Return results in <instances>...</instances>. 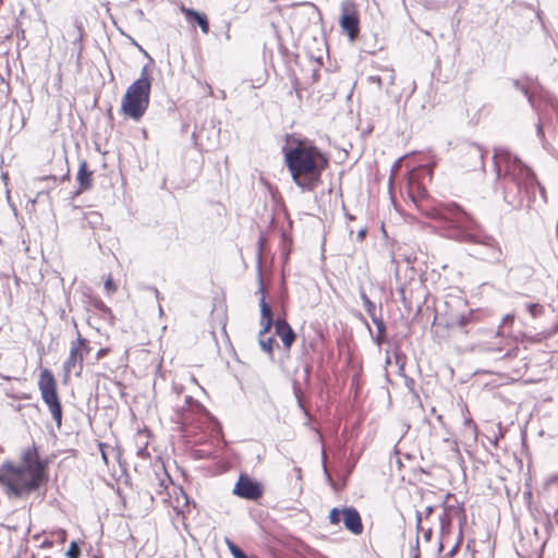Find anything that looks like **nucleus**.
<instances>
[{"label": "nucleus", "instance_id": "nucleus-1", "mask_svg": "<svg viewBox=\"0 0 558 558\" xmlns=\"http://www.w3.org/2000/svg\"><path fill=\"white\" fill-rule=\"evenodd\" d=\"M409 196L423 215L439 222L444 236L470 244V256L492 264L501 262L504 253L499 242L486 233L459 204H435L420 184L410 186Z\"/></svg>", "mask_w": 558, "mask_h": 558}, {"label": "nucleus", "instance_id": "nucleus-2", "mask_svg": "<svg viewBox=\"0 0 558 558\" xmlns=\"http://www.w3.org/2000/svg\"><path fill=\"white\" fill-rule=\"evenodd\" d=\"M492 158L497 186L502 190L504 201L512 209H519L523 205L524 197H526L527 207L532 208L533 204L537 202L535 197L536 174L534 171L505 147H495Z\"/></svg>", "mask_w": 558, "mask_h": 558}, {"label": "nucleus", "instance_id": "nucleus-3", "mask_svg": "<svg viewBox=\"0 0 558 558\" xmlns=\"http://www.w3.org/2000/svg\"><path fill=\"white\" fill-rule=\"evenodd\" d=\"M22 463L16 465L11 460H5L0 465V484L9 498H26L33 493L46 497L49 482V460L39 456L35 442L22 453Z\"/></svg>", "mask_w": 558, "mask_h": 558}, {"label": "nucleus", "instance_id": "nucleus-4", "mask_svg": "<svg viewBox=\"0 0 558 558\" xmlns=\"http://www.w3.org/2000/svg\"><path fill=\"white\" fill-rule=\"evenodd\" d=\"M281 153L293 183L303 193L315 191L329 165V159L322 149L306 138L287 135Z\"/></svg>", "mask_w": 558, "mask_h": 558}, {"label": "nucleus", "instance_id": "nucleus-5", "mask_svg": "<svg viewBox=\"0 0 558 558\" xmlns=\"http://www.w3.org/2000/svg\"><path fill=\"white\" fill-rule=\"evenodd\" d=\"M151 88L144 81H134L125 90L121 100V113L140 121L148 109Z\"/></svg>", "mask_w": 558, "mask_h": 558}, {"label": "nucleus", "instance_id": "nucleus-6", "mask_svg": "<svg viewBox=\"0 0 558 558\" xmlns=\"http://www.w3.org/2000/svg\"><path fill=\"white\" fill-rule=\"evenodd\" d=\"M513 88L521 92L526 98L529 105L533 110H538V104L536 97L539 100L545 101L553 111L556 113L558 119V100L551 94L543 88V86L534 78L530 76H523L522 78L511 80Z\"/></svg>", "mask_w": 558, "mask_h": 558}, {"label": "nucleus", "instance_id": "nucleus-7", "mask_svg": "<svg viewBox=\"0 0 558 558\" xmlns=\"http://www.w3.org/2000/svg\"><path fill=\"white\" fill-rule=\"evenodd\" d=\"M38 388L41 399L48 407L58 428L62 426L63 410L57 390V383L53 373L45 368L40 372Z\"/></svg>", "mask_w": 558, "mask_h": 558}, {"label": "nucleus", "instance_id": "nucleus-8", "mask_svg": "<svg viewBox=\"0 0 558 558\" xmlns=\"http://www.w3.org/2000/svg\"><path fill=\"white\" fill-rule=\"evenodd\" d=\"M329 523L338 525L343 522L345 530L353 535H360L363 532V522L360 512L353 506L343 508L333 507L328 515Z\"/></svg>", "mask_w": 558, "mask_h": 558}, {"label": "nucleus", "instance_id": "nucleus-9", "mask_svg": "<svg viewBox=\"0 0 558 558\" xmlns=\"http://www.w3.org/2000/svg\"><path fill=\"white\" fill-rule=\"evenodd\" d=\"M442 512L439 514V538L441 542H449L452 529V517L457 515L459 519V531L462 532L463 526L466 524L465 508L463 505H446L441 504Z\"/></svg>", "mask_w": 558, "mask_h": 558}, {"label": "nucleus", "instance_id": "nucleus-10", "mask_svg": "<svg viewBox=\"0 0 558 558\" xmlns=\"http://www.w3.org/2000/svg\"><path fill=\"white\" fill-rule=\"evenodd\" d=\"M232 493L242 499L256 501L263 497L264 486L257 480L245 473H241L234 484Z\"/></svg>", "mask_w": 558, "mask_h": 558}, {"label": "nucleus", "instance_id": "nucleus-11", "mask_svg": "<svg viewBox=\"0 0 558 558\" xmlns=\"http://www.w3.org/2000/svg\"><path fill=\"white\" fill-rule=\"evenodd\" d=\"M339 26L350 41H355L360 34V15L353 3L342 4Z\"/></svg>", "mask_w": 558, "mask_h": 558}, {"label": "nucleus", "instance_id": "nucleus-12", "mask_svg": "<svg viewBox=\"0 0 558 558\" xmlns=\"http://www.w3.org/2000/svg\"><path fill=\"white\" fill-rule=\"evenodd\" d=\"M554 316V322L549 326L543 327L539 332L535 335H529L526 332L520 331L517 336H514V341L522 343H541L544 340L551 338L558 331V315Z\"/></svg>", "mask_w": 558, "mask_h": 558}, {"label": "nucleus", "instance_id": "nucleus-13", "mask_svg": "<svg viewBox=\"0 0 558 558\" xmlns=\"http://www.w3.org/2000/svg\"><path fill=\"white\" fill-rule=\"evenodd\" d=\"M256 279H257V290L255 294H258L259 298V312H260V318L267 320V325L271 324V317H274V313L271 310L270 304L266 301V294H265V286L263 280V268L262 266L256 267Z\"/></svg>", "mask_w": 558, "mask_h": 558}, {"label": "nucleus", "instance_id": "nucleus-14", "mask_svg": "<svg viewBox=\"0 0 558 558\" xmlns=\"http://www.w3.org/2000/svg\"><path fill=\"white\" fill-rule=\"evenodd\" d=\"M180 11L191 26H198L205 35L209 33V20L204 12H199L193 8H187L184 4L180 5Z\"/></svg>", "mask_w": 558, "mask_h": 558}, {"label": "nucleus", "instance_id": "nucleus-15", "mask_svg": "<svg viewBox=\"0 0 558 558\" xmlns=\"http://www.w3.org/2000/svg\"><path fill=\"white\" fill-rule=\"evenodd\" d=\"M475 322V312L470 311L465 314H460L458 316L451 317L448 319L444 328L451 331H461L462 333H469V326Z\"/></svg>", "mask_w": 558, "mask_h": 558}, {"label": "nucleus", "instance_id": "nucleus-16", "mask_svg": "<svg viewBox=\"0 0 558 558\" xmlns=\"http://www.w3.org/2000/svg\"><path fill=\"white\" fill-rule=\"evenodd\" d=\"M76 181L78 183L77 189L73 192V197L78 196L85 191H88L93 186V171L89 170L88 163L85 159L80 160Z\"/></svg>", "mask_w": 558, "mask_h": 558}, {"label": "nucleus", "instance_id": "nucleus-17", "mask_svg": "<svg viewBox=\"0 0 558 558\" xmlns=\"http://www.w3.org/2000/svg\"><path fill=\"white\" fill-rule=\"evenodd\" d=\"M276 335L281 339L283 348L289 351L295 341L296 333L284 318L274 319Z\"/></svg>", "mask_w": 558, "mask_h": 558}, {"label": "nucleus", "instance_id": "nucleus-18", "mask_svg": "<svg viewBox=\"0 0 558 558\" xmlns=\"http://www.w3.org/2000/svg\"><path fill=\"white\" fill-rule=\"evenodd\" d=\"M274 325V317H271V324L267 325V320L260 318V330L258 332V343L263 352L267 353L270 360H274V348L276 344V339L274 336H268L271 327Z\"/></svg>", "mask_w": 558, "mask_h": 558}, {"label": "nucleus", "instance_id": "nucleus-19", "mask_svg": "<svg viewBox=\"0 0 558 558\" xmlns=\"http://www.w3.org/2000/svg\"><path fill=\"white\" fill-rule=\"evenodd\" d=\"M463 150L465 151V156L469 159V162L465 167L475 170L477 168H484V148L476 143H468L464 145Z\"/></svg>", "mask_w": 558, "mask_h": 558}, {"label": "nucleus", "instance_id": "nucleus-20", "mask_svg": "<svg viewBox=\"0 0 558 558\" xmlns=\"http://www.w3.org/2000/svg\"><path fill=\"white\" fill-rule=\"evenodd\" d=\"M527 543L530 547V553L534 555L536 558H542L547 543V536H541L539 530L537 527H534L533 537H522L521 539L522 546H525Z\"/></svg>", "mask_w": 558, "mask_h": 558}, {"label": "nucleus", "instance_id": "nucleus-21", "mask_svg": "<svg viewBox=\"0 0 558 558\" xmlns=\"http://www.w3.org/2000/svg\"><path fill=\"white\" fill-rule=\"evenodd\" d=\"M83 340H80V342H71L70 348V354L65 362L63 363V371L69 374L72 369L75 368L76 364H78V371L76 372V375H80L83 369V357L80 353V344H82Z\"/></svg>", "mask_w": 558, "mask_h": 558}, {"label": "nucleus", "instance_id": "nucleus-22", "mask_svg": "<svg viewBox=\"0 0 558 558\" xmlns=\"http://www.w3.org/2000/svg\"><path fill=\"white\" fill-rule=\"evenodd\" d=\"M85 306L87 311H96L100 318H102L106 322H112L114 316L112 314V311L110 307H108L105 302L96 296H88L87 301L85 302Z\"/></svg>", "mask_w": 558, "mask_h": 558}, {"label": "nucleus", "instance_id": "nucleus-23", "mask_svg": "<svg viewBox=\"0 0 558 558\" xmlns=\"http://www.w3.org/2000/svg\"><path fill=\"white\" fill-rule=\"evenodd\" d=\"M524 308L532 318L548 317L555 314L554 308L546 310L539 303L526 302L524 303Z\"/></svg>", "mask_w": 558, "mask_h": 558}, {"label": "nucleus", "instance_id": "nucleus-24", "mask_svg": "<svg viewBox=\"0 0 558 558\" xmlns=\"http://www.w3.org/2000/svg\"><path fill=\"white\" fill-rule=\"evenodd\" d=\"M102 216L97 211H88L84 214L82 218V228H89L92 230H96L98 227L102 225Z\"/></svg>", "mask_w": 558, "mask_h": 558}, {"label": "nucleus", "instance_id": "nucleus-25", "mask_svg": "<svg viewBox=\"0 0 558 558\" xmlns=\"http://www.w3.org/2000/svg\"><path fill=\"white\" fill-rule=\"evenodd\" d=\"M292 238L286 231H282L280 234V254L283 264H287V262L289 260L292 250Z\"/></svg>", "mask_w": 558, "mask_h": 558}, {"label": "nucleus", "instance_id": "nucleus-26", "mask_svg": "<svg viewBox=\"0 0 558 558\" xmlns=\"http://www.w3.org/2000/svg\"><path fill=\"white\" fill-rule=\"evenodd\" d=\"M225 543L233 558H258L257 556L245 554V551L229 537L225 538Z\"/></svg>", "mask_w": 558, "mask_h": 558}, {"label": "nucleus", "instance_id": "nucleus-27", "mask_svg": "<svg viewBox=\"0 0 558 558\" xmlns=\"http://www.w3.org/2000/svg\"><path fill=\"white\" fill-rule=\"evenodd\" d=\"M266 244H267V236L264 231H260L258 239H257L256 267H259V266L263 267V254L265 252Z\"/></svg>", "mask_w": 558, "mask_h": 558}, {"label": "nucleus", "instance_id": "nucleus-28", "mask_svg": "<svg viewBox=\"0 0 558 558\" xmlns=\"http://www.w3.org/2000/svg\"><path fill=\"white\" fill-rule=\"evenodd\" d=\"M436 509H437V506L429 505V506L425 507L423 512H421L418 510L415 511V521H416L415 526H416L417 534L420 533V529H421L423 519H428L434 513V511Z\"/></svg>", "mask_w": 558, "mask_h": 558}, {"label": "nucleus", "instance_id": "nucleus-29", "mask_svg": "<svg viewBox=\"0 0 558 558\" xmlns=\"http://www.w3.org/2000/svg\"><path fill=\"white\" fill-rule=\"evenodd\" d=\"M359 294L367 315L369 316L376 313V304L368 298V295L366 294L365 290L362 287L360 288Z\"/></svg>", "mask_w": 558, "mask_h": 558}, {"label": "nucleus", "instance_id": "nucleus-30", "mask_svg": "<svg viewBox=\"0 0 558 558\" xmlns=\"http://www.w3.org/2000/svg\"><path fill=\"white\" fill-rule=\"evenodd\" d=\"M544 494H548L558 501V476H553L546 482Z\"/></svg>", "mask_w": 558, "mask_h": 558}, {"label": "nucleus", "instance_id": "nucleus-31", "mask_svg": "<svg viewBox=\"0 0 558 558\" xmlns=\"http://www.w3.org/2000/svg\"><path fill=\"white\" fill-rule=\"evenodd\" d=\"M436 165H437V160L435 159V157L434 156L428 157L426 162L420 166L421 175L428 177L429 179H432L433 170L436 167Z\"/></svg>", "mask_w": 558, "mask_h": 558}, {"label": "nucleus", "instance_id": "nucleus-32", "mask_svg": "<svg viewBox=\"0 0 558 558\" xmlns=\"http://www.w3.org/2000/svg\"><path fill=\"white\" fill-rule=\"evenodd\" d=\"M395 363L398 366V375L403 377L405 375L404 367L407 362V355L401 351H396L393 353Z\"/></svg>", "mask_w": 558, "mask_h": 558}, {"label": "nucleus", "instance_id": "nucleus-33", "mask_svg": "<svg viewBox=\"0 0 558 558\" xmlns=\"http://www.w3.org/2000/svg\"><path fill=\"white\" fill-rule=\"evenodd\" d=\"M403 379H404V386L407 387L409 392L412 395L414 401L421 402L420 395H418L417 390L415 389V385H416L415 380L408 375H404Z\"/></svg>", "mask_w": 558, "mask_h": 558}, {"label": "nucleus", "instance_id": "nucleus-34", "mask_svg": "<svg viewBox=\"0 0 558 558\" xmlns=\"http://www.w3.org/2000/svg\"><path fill=\"white\" fill-rule=\"evenodd\" d=\"M190 457L197 461V460H208V459H211L214 456H213V452L209 451V450H205V449H192L190 451Z\"/></svg>", "mask_w": 558, "mask_h": 558}, {"label": "nucleus", "instance_id": "nucleus-35", "mask_svg": "<svg viewBox=\"0 0 558 558\" xmlns=\"http://www.w3.org/2000/svg\"><path fill=\"white\" fill-rule=\"evenodd\" d=\"M185 404H187L193 410L209 414L207 409L198 400L194 399L191 396L185 397Z\"/></svg>", "mask_w": 558, "mask_h": 558}, {"label": "nucleus", "instance_id": "nucleus-36", "mask_svg": "<svg viewBox=\"0 0 558 558\" xmlns=\"http://www.w3.org/2000/svg\"><path fill=\"white\" fill-rule=\"evenodd\" d=\"M81 548L77 541H72L69 545L68 550L65 551L66 558H80Z\"/></svg>", "mask_w": 558, "mask_h": 558}, {"label": "nucleus", "instance_id": "nucleus-37", "mask_svg": "<svg viewBox=\"0 0 558 558\" xmlns=\"http://www.w3.org/2000/svg\"><path fill=\"white\" fill-rule=\"evenodd\" d=\"M39 183H47L43 190H48L50 192L51 189H53L58 182V178L53 174L50 175H44L38 179Z\"/></svg>", "mask_w": 558, "mask_h": 558}, {"label": "nucleus", "instance_id": "nucleus-38", "mask_svg": "<svg viewBox=\"0 0 558 558\" xmlns=\"http://www.w3.org/2000/svg\"><path fill=\"white\" fill-rule=\"evenodd\" d=\"M33 203H47L48 205H51V197L48 190L40 189L33 201Z\"/></svg>", "mask_w": 558, "mask_h": 558}, {"label": "nucleus", "instance_id": "nucleus-39", "mask_svg": "<svg viewBox=\"0 0 558 558\" xmlns=\"http://www.w3.org/2000/svg\"><path fill=\"white\" fill-rule=\"evenodd\" d=\"M80 340H83L82 344H80V353L82 354V357L84 359L85 356H87L90 352V345H89V341L82 337V335L80 332H77V337H76V340L74 342H80Z\"/></svg>", "mask_w": 558, "mask_h": 558}, {"label": "nucleus", "instance_id": "nucleus-40", "mask_svg": "<svg viewBox=\"0 0 558 558\" xmlns=\"http://www.w3.org/2000/svg\"><path fill=\"white\" fill-rule=\"evenodd\" d=\"M322 464H323V471H324V475H325L326 482L329 484L330 487H332L333 489H337L336 483L332 480V476L329 473V470H328L327 464H326V454H325V450L324 449H323V456H322Z\"/></svg>", "mask_w": 558, "mask_h": 558}, {"label": "nucleus", "instance_id": "nucleus-41", "mask_svg": "<svg viewBox=\"0 0 558 558\" xmlns=\"http://www.w3.org/2000/svg\"><path fill=\"white\" fill-rule=\"evenodd\" d=\"M514 319H515V315H514L513 313H511V314H507V315L502 318L501 323H500V324H499V326H498L497 335H498V336H504V328H505L506 326H508V325L513 324Z\"/></svg>", "mask_w": 558, "mask_h": 558}, {"label": "nucleus", "instance_id": "nucleus-42", "mask_svg": "<svg viewBox=\"0 0 558 558\" xmlns=\"http://www.w3.org/2000/svg\"><path fill=\"white\" fill-rule=\"evenodd\" d=\"M376 337L374 338L375 343L381 344L387 341V327L386 324L379 327H376Z\"/></svg>", "mask_w": 558, "mask_h": 558}, {"label": "nucleus", "instance_id": "nucleus-43", "mask_svg": "<svg viewBox=\"0 0 558 558\" xmlns=\"http://www.w3.org/2000/svg\"><path fill=\"white\" fill-rule=\"evenodd\" d=\"M535 111L538 114V122L536 124V134L539 137V140L544 141L545 140V133H544V126H543L544 114L539 107H538V110H535Z\"/></svg>", "mask_w": 558, "mask_h": 558}, {"label": "nucleus", "instance_id": "nucleus-44", "mask_svg": "<svg viewBox=\"0 0 558 558\" xmlns=\"http://www.w3.org/2000/svg\"><path fill=\"white\" fill-rule=\"evenodd\" d=\"M136 81H144L151 88V77L149 76V65L145 64L141 70V75Z\"/></svg>", "mask_w": 558, "mask_h": 558}, {"label": "nucleus", "instance_id": "nucleus-45", "mask_svg": "<svg viewBox=\"0 0 558 558\" xmlns=\"http://www.w3.org/2000/svg\"><path fill=\"white\" fill-rule=\"evenodd\" d=\"M51 536L53 537V539L60 544H63L66 542V537H68V534H66V531L63 530V529H58L56 531H53L51 533Z\"/></svg>", "mask_w": 558, "mask_h": 558}, {"label": "nucleus", "instance_id": "nucleus-46", "mask_svg": "<svg viewBox=\"0 0 558 558\" xmlns=\"http://www.w3.org/2000/svg\"><path fill=\"white\" fill-rule=\"evenodd\" d=\"M462 538L463 536L461 535V531H459L458 533V536H457V541L454 543V545L451 547V549L446 554V557L447 558H452L453 556H456V554L458 553V549L460 547V544L462 542Z\"/></svg>", "mask_w": 558, "mask_h": 558}, {"label": "nucleus", "instance_id": "nucleus-47", "mask_svg": "<svg viewBox=\"0 0 558 558\" xmlns=\"http://www.w3.org/2000/svg\"><path fill=\"white\" fill-rule=\"evenodd\" d=\"M535 193L538 192L539 193V197H541V203L542 204H546L547 203V196H546V190L545 187L538 182V180L536 179V183H535Z\"/></svg>", "mask_w": 558, "mask_h": 558}, {"label": "nucleus", "instance_id": "nucleus-48", "mask_svg": "<svg viewBox=\"0 0 558 558\" xmlns=\"http://www.w3.org/2000/svg\"><path fill=\"white\" fill-rule=\"evenodd\" d=\"M303 7L307 8L313 15H316L317 17H320V11L319 9L312 2H303Z\"/></svg>", "mask_w": 558, "mask_h": 558}, {"label": "nucleus", "instance_id": "nucleus-49", "mask_svg": "<svg viewBox=\"0 0 558 558\" xmlns=\"http://www.w3.org/2000/svg\"><path fill=\"white\" fill-rule=\"evenodd\" d=\"M369 317H371L373 324L376 327L385 325V322L383 320L381 314L377 315L376 313H374V314L369 315Z\"/></svg>", "mask_w": 558, "mask_h": 558}, {"label": "nucleus", "instance_id": "nucleus-50", "mask_svg": "<svg viewBox=\"0 0 558 558\" xmlns=\"http://www.w3.org/2000/svg\"><path fill=\"white\" fill-rule=\"evenodd\" d=\"M420 531H422V533H423V539L425 542H430V539L433 537V529L432 527L423 529V526L421 525Z\"/></svg>", "mask_w": 558, "mask_h": 558}, {"label": "nucleus", "instance_id": "nucleus-51", "mask_svg": "<svg viewBox=\"0 0 558 558\" xmlns=\"http://www.w3.org/2000/svg\"><path fill=\"white\" fill-rule=\"evenodd\" d=\"M105 289H106V291H107L108 293H111V292H114V291H116V289H117V288H116V284H114V282H113L112 278H110V277H109V278L106 280V282H105Z\"/></svg>", "mask_w": 558, "mask_h": 558}, {"label": "nucleus", "instance_id": "nucleus-52", "mask_svg": "<svg viewBox=\"0 0 558 558\" xmlns=\"http://www.w3.org/2000/svg\"><path fill=\"white\" fill-rule=\"evenodd\" d=\"M518 352H519V349L518 347H513V348H510L508 349L505 354L502 355L504 359H510V357H514L518 355Z\"/></svg>", "mask_w": 558, "mask_h": 558}, {"label": "nucleus", "instance_id": "nucleus-53", "mask_svg": "<svg viewBox=\"0 0 558 558\" xmlns=\"http://www.w3.org/2000/svg\"><path fill=\"white\" fill-rule=\"evenodd\" d=\"M412 558H420V545H418V534L416 535L415 545L411 549Z\"/></svg>", "mask_w": 558, "mask_h": 558}, {"label": "nucleus", "instance_id": "nucleus-54", "mask_svg": "<svg viewBox=\"0 0 558 558\" xmlns=\"http://www.w3.org/2000/svg\"><path fill=\"white\" fill-rule=\"evenodd\" d=\"M180 496L184 499V505L187 507L191 502L189 495L185 493L182 486L178 487Z\"/></svg>", "mask_w": 558, "mask_h": 558}, {"label": "nucleus", "instance_id": "nucleus-55", "mask_svg": "<svg viewBox=\"0 0 558 558\" xmlns=\"http://www.w3.org/2000/svg\"><path fill=\"white\" fill-rule=\"evenodd\" d=\"M366 234H367V228L366 227H362L359 231H357V234H356V239L359 242H362L364 241V239L366 238Z\"/></svg>", "mask_w": 558, "mask_h": 558}, {"label": "nucleus", "instance_id": "nucleus-56", "mask_svg": "<svg viewBox=\"0 0 558 558\" xmlns=\"http://www.w3.org/2000/svg\"><path fill=\"white\" fill-rule=\"evenodd\" d=\"M367 81L371 83H376L379 88L381 87L383 78L379 75H369Z\"/></svg>", "mask_w": 558, "mask_h": 558}, {"label": "nucleus", "instance_id": "nucleus-57", "mask_svg": "<svg viewBox=\"0 0 558 558\" xmlns=\"http://www.w3.org/2000/svg\"><path fill=\"white\" fill-rule=\"evenodd\" d=\"M87 555L89 556V558H100L98 556V550H95L92 546H89Z\"/></svg>", "mask_w": 558, "mask_h": 558}, {"label": "nucleus", "instance_id": "nucleus-58", "mask_svg": "<svg viewBox=\"0 0 558 558\" xmlns=\"http://www.w3.org/2000/svg\"><path fill=\"white\" fill-rule=\"evenodd\" d=\"M68 180H70V168L69 167H66L65 173L62 174L61 178H60L61 182H64V181H68Z\"/></svg>", "mask_w": 558, "mask_h": 558}, {"label": "nucleus", "instance_id": "nucleus-59", "mask_svg": "<svg viewBox=\"0 0 558 558\" xmlns=\"http://www.w3.org/2000/svg\"><path fill=\"white\" fill-rule=\"evenodd\" d=\"M52 545H53V541L45 539V541L43 542V544H41V547H43V548H50V547H52Z\"/></svg>", "mask_w": 558, "mask_h": 558}, {"label": "nucleus", "instance_id": "nucleus-60", "mask_svg": "<svg viewBox=\"0 0 558 558\" xmlns=\"http://www.w3.org/2000/svg\"><path fill=\"white\" fill-rule=\"evenodd\" d=\"M5 529L8 530H11V531H14V532H17L19 531V525L17 524H5L3 525Z\"/></svg>", "mask_w": 558, "mask_h": 558}, {"label": "nucleus", "instance_id": "nucleus-61", "mask_svg": "<svg viewBox=\"0 0 558 558\" xmlns=\"http://www.w3.org/2000/svg\"><path fill=\"white\" fill-rule=\"evenodd\" d=\"M448 542H441V538H439V542H438V553H441L444 550V547H445V545Z\"/></svg>", "mask_w": 558, "mask_h": 558}, {"label": "nucleus", "instance_id": "nucleus-62", "mask_svg": "<svg viewBox=\"0 0 558 558\" xmlns=\"http://www.w3.org/2000/svg\"><path fill=\"white\" fill-rule=\"evenodd\" d=\"M304 373H305V379L307 380L311 375V366L310 365L305 366Z\"/></svg>", "mask_w": 558, "mask_h": 558}, {"label": "nucleus", "instance_id": "nucleus-63", "mask_svg": "<svg viewBox=\"0 0 558 558\" xmlns=\"http://www.w3.org/2000/svg\"><path fill=\"white\" fill-rule=\"evenodd\" d=\"M344 217H345L348 220H350V221L355 220V216H353V215H351V214H349V213H344Z\"/></svg>", "mask_w": 558, "mask_h": 558}, {"label": "nucleus", "instance_id": "nucleus-64", "mask_svg": "<svg viewBox=\"0 0 558 558\" xmlns=\"http://www.w3.org/2000/svg\"><path fill=\"white\" fill-rule=\"evenodd\" d=\"M105 350L104 349H99L97 354H96V359H100L104 354H105Z\"/></svg>", "mask_w": 558, "mask_h": 558}]
</instances>
